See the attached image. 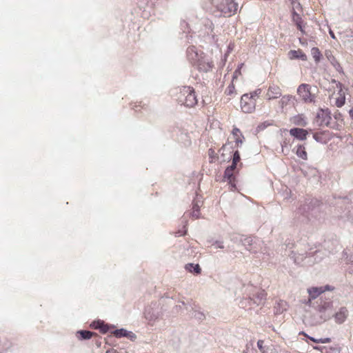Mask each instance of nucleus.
Masks as SVG:
<instances>
[{
  "label": "nucleus",
  "instance_id": "obj_24",
  "mask_svg": "<svg viewBox=\"0 0 353 353\" xmlns=\"http://www.w3.org/2000/svg\"><path fill=\"white\" fill-rule=\"evenodd\" d=\"M296 155L301 158L303 160H306L307 158V152L305 151V149L304 146L302 145H299L297 147L296 151Z\"/></svg>",
  "mask_w": 353,
  "mask_h": 353
},
{
  "label": "nucleus",
  "instance_id": "obj_27",
  "mask_svg": "<svg viewBox=\"0 0 353 353\" xmlns=\"http://www.w3.org/2000/svg\"><path fill=\"white\" fill-rule=\"evenodd\" d=\"M292 99L294 98L291 95L283 96L279 101L281 106L283 108L284 106L287 105Z\"/></svg>",
  "mask_w": 353,
  "mask_h": 353
},
{
  "label": "nucleus",
  "instance_id": "obj_7",
  "mask_svg": "<svg viewBox=\"0 0 353 353\" xmlns=\"http://www.w3.org/2000/svg\"><path fill=\"white\" fill-rule=\"evenodd\" d=\"M311 253H300V252H294L292 251L289 254L290 257L294 260V262L299 265H302L305 263H310L312 261L310 258L312 256L310 255ZM316 258L312 263L317 262Z\"/></svg>",
  "mask_w": 353,
  "mask_h": 353
},
{
  "label": "nucleus",
  "instance_id": "obj_11",
  "mask_svg": "<svg viewBox=\"0 0 353 353\" xmlns=\"http://www.w3.org/2000/svg\"><path fill=\"white\" fill-rule=\"evenodd\" d=\"M307 134V130L303 128H294L290 130V134L300 141L305 140Z\"/></svg>",
  "mask_w": 353,
  "mask_h": 353
},
{
  "label": "nucleus",
  "instance_id": "obj_33",
  "mask_svg": "<svg viewBox=\"0 0 353 353\" xmlns=\"http://www.w3.org/2000/svg\"><path fill=\"white\" fill-rule=\"evenodd\" d=\"M241 159L240 154L238 150H236L234 152L233 157H232V161H234V163H238Z\"/></svg>",
  "mask_w": 353,
  "mask_h": 353
},
{
  "label": "nucleus",
  "instance_id": "obj_12",
  "mask_svg": "<svg viewBox=\"0 0 353 353\" xmlns=\"http://www.w3.org/2000/svg\"><path fill=\"white\" fill-rule=\"evenodd\" d=\"M196 103L197 99L195 95V92L194 89L192 88V92H190V93L188 94L187 97H185V99H184V101H183L181 105H184L185 106L188 108H192Z\"/></svg>",
  "mask_w": 353,
  "mask_h": 353
},
{
  "label": "nucleus",
  "instance_id": "obj_15",
  "mask_svg": "<svg viewBox=\"0 0 353 353\" xmlns=\"http://www.w3.org/2000/svg\"><path fill=\"white\" fill-rule=\"evenodd\" d=\"M288 56L290 59L307 60V55L301 50H292L289 51Z\"/></svg>",
  "mask_w": 353,
  "mask_h": 353
},
{
  "label": "nucleus",
  "instance_id": "obj_13",
  "mask_svg": "<svg viewBox=\"0 0 353 353\" xmlns=\"http://www.w3.org/2000/svg\"><path fill=\"white\" fill-rule=\"evenodd\" d=\"M281 96V90L280 88L277 85H270L268 88L267 92V97L269 100L273 99H277Z\"/></svg>",
  "mask_w": 353,
  "mask_h": 353
},
{
  "label": "nucleus",
  "instance_id": "obj_37",
  "mask_svg": "<svg viewBox=\"0 0 353 353\" xmlns=\"http://www.w3.org/2000/svg\"><path fill=\"white\" fill-rule=\"evenodd\" d=\"M263 343L264 341L263 340H259L257 341V347L261 352H265V350L263 345Z\"/></svg>",
  "mask_w": 353,
  "mask_h": 353
},
{
  "label": "nucleus",
  "instance_id": "obj_14",
  "mask_svg": "<svg viewBox=\"0 0 353 353\" xmlns=\"http://www.w3.org/2000/svg\"><path fill=\"white\" fill-rule=\"evenodd\" d=\"M187 57L188 60L193 64L199 60V56L195 46H191L188 48Z\"/></svg>",
  "mask_w": 353,
  "mask_h": 353
},
{
  "label": "nucleus",
  "instance_id": "obj_1",
  "mask_svg": "<svg viewBox=\"0 0 353 353\" xmlns=\"http://www.w3.org/2000/svg\"><path fill=\"white\" fill-rule=\"evenodd\" d=\"M312 307H314L319 315L314 321V323L321 324L329 319L334 315V305L332 297L323 294L321 296L317 301H315V305Z\"/></svg>",
  "mask_w": 353,
  "mask_h": 353
},
{
  "label": "nucleus",
  "instance_id": "obj_60",
  "mask_svg": "<svg viewBox=\"0 0 353 353\" xmlns=\"http://www.w3.org/2000/svg\"><path fill=\"white\" fill-rule=\"evenodd\" d=\"M347 218L348 219H352L353 218V215L352 214H349V215L347 216Z\"/></svg>",
  "mask_w": 353,
  "mask_h": 353
},
{
  "label": "nucleus",
  "instance_id": "obj_35",
  "mask_svg": "<svg viewBox=\"0 0 353 353\" xmlns=\"http://www.w3.org/2000/svg\"><path fill=\"white\" fill-rule=\"evenodd\" d=\"M313 138L316 141V142H319V143H323V137L319 134L318 133H314L313 134Z\"/></svg>",
  "mask_w": 353,
  "mask_h": 353
},
{
  "label": "nucleus",
  "instance_id": "obj_46",
  "mask_svg": "<svg viewBox=\"0 0 353 353\" xmlns=\"http://www.w3.org/2000/svg\"><path fill=\"white\" fill-rule=\"evenodd\" d=\"M333 83H335L336 84L337 88L340 89V91L342 90V83L340 82H337L335 79H332V81Z\"/></svg>",
  "mask_w": 353,
  "mask_h": 353
},
{
  "label": "nucleus",
  "instance_id": "obj_19",
  "mask_svg": "<svg viewBox=\"0 0 353 353\" xmlns=\"http://www.w3.org/2000/svg\"><path fill=\"white\" fill-rule=\"evenodd\" d=\"M325 56L327 58L328 61L330 62V63L334 67V68L338 72H340L342 70V68H341L340 63L337 61V60L332 55V54L330 51H326Z\"/></svg>",
  "mask_w": 353,
  "mask_h": 353
},
{
  "label": "nucleus",
  "instance_id": "obj_47",
  "mask_svg": "<svg viewBox=\"0 0 353 353\" xmlns=\"http://www.w3.org/2000/svg\"><path fill=\"white\" fill-rule=\"evenodd\" d=\"M298 29L303 33V34H305V31L303 30V26H302V23H299L296 25Z\"/></svg>",
  "mask_w": 353,
  "mask_h": 353
},
{
  "label": "nucleus",
  "instance_id": "obj_4",
  "mask_svg": "<svg viewBox=\"0 0 353 353\" xmlns=\"http://www.w3.org/2000/svg\"><path fill=\"white\" fill-rule=\"evenodd\" d=\"M334 288H332L329 285H326L325 286H321V287H312L307 289V292L309 294V299L308 301L306 302V304L312 306L313 305H315V302H312V300L316 299L319 296L325 294L324 292L327 290H333Z\"/></svg>",
  "mask_w": 353,
  "mask_h": 353
},
{
  "label": "nucleus",
  "instance_id": "obj_30",
  "mask_svg": "<svg viewBox=\"0 0 353 353\" xmlns=\"http://www.w3.org/2000/svg\"><path fill=\"white\" fill-rule=\"evenodd\" d=\"M241 241H242L243 245L245 246L248 250H250L248 247L252 245V239L251 237H245Z\"/></svg>",
  "mask_w": 353,
  "mask_h": 353
},
{
  "label": "nucleus",
  "instance_id": "obj_10",
  "mask_svg": "<svg viewBox=\"0 0 353 353\" xmlns=\"http://www.w3.org/2000/svg\"><path fill=\"white\" fill-rule=\"evenodd\" d=\"M112 333L117 338L127 337L132 341L137 339V335L134 333L130 331H128L124 328L115 330L112 332Z\"/></svg>",
  "mask_w": 353,
  "mask_h": 353
},
{
  "label": "nucleus",
  "instance_id": "obj_5",
  "mask_svg": "<svg viewBox=\"0 0 353 353\" xmlns=\"http://www.w3.org/2000/svg\"><path fill=\"white\" fill-rule=\"evenodd\" d=\"M241 108L243 112L251 113L255 110V101L253 96L244 94L241 98Z\"/></svg>",
  "mask_w": 353,
  "mask_h": 353
},
{
  "label": "nucleus",
  "instance_id": "obj_48",
  "mask_svg": "<svg viewBox=\"0 0 353 353\" xmlns=\"http://www.w3.org/2000/svg\"><path fill=\"white\" fill-rule=\"evenodd\" d=\"M232 132H233V135H234V137H238V134H238L239 132H240V131H239V130L238 128H234V129H233Z\"/></svg>",
  "mask_w": 353,
  "mask_h": 353
},
{
  "label": "nucleus",
  "instance_id": "obj_41",
  "mask_svg": "<svg viewBox=\"0 0 353 353\" xmlns=\"http://www.w3.org/2000/svg\"><path fill=\"white\" fill-rule=\"evenodd\" d=\"M270 125L269 123H267V122H264V123H262L261 124H259L257 127V130H264L267 126H268Z\"/></svg>",
  "mask_w": 353,
  "mask_h": 353
},
{
  "label": "nucleus",
  "instance_id": "obj_39",
  "mask_svg": "<svg viewBox=\"0 0 353 353\" xmlns=\"http://www.w3.org/2000/svg\"><path fill=\"white\" fill-rule=\"evenodd\" d=\"M301 8V4L299 3H296V6H293L292 7V18L294 17L295 15H299L296 11H295V8Z\"/></svg>",
  "mask_w": 353,
  "mask_h": 353
},
{
  "label": "nucleus",
  "instance_id": "obj_29",
  "mask_svg": "<svg viewBox=\"0 0 353 353\" xmlns=\"http://www.w3.org/2000/svg\"><path fill=\"white\" fill-rule=\"evenodd\" d=\"M343 254L347 263H353V254H349L347 250H344Z\"/></svg>",
  "mask_w": 353,
  "mask_h": 353
},
{
  "label": "nucleus",
  "instance_id": "obj_49",
  "mask_svg": "<svg viewBox=\"0 0 353 353\" xmlns=\"http://www.w3.org/2000/svg\"><path fill=\"white\" fill-rule=\"evenodd\" d=\"M235 142L237 145H239V143H242V140L239 137H236L235 138Z\"/></svg>",
  "mask_w": 353,
  "mask_h": 353
},
{
  "label": "nucleus",
  "instance_id": "obj_61",
  "mask_svg": "<svg viewBox=\"0 0 353 353\" xmlns=\"http://www.w3.org/2000/svg\"><path fill=\"white\" fill-rule=\"evenodd\" d=\"M319 253V251H316V252H314L315 255H317Z\"/></svg>",
  "mask_w": 353,
  "mask_h": 353
},
{
  "label": "nucleus",
  "instance_id": "obj_45",
  "mask_svg": "<svg viewBox=\"0 0 353 353\" xmlns=\"http://www.w3.org/2000/svg\"><path fill=\"white\" fill-rule=\"evenodd\" d=\"M237 163H234V161L232 162V164L229 165L227 168L230 170H234L236 168Z\"/></svg>",
  "mask_w": 353,
  "mask_h": 353
},
{
  "label": "nucleus",
  "instance_id": "obj_23",
  "mask_svg": "<svg viewBox=\"0 0 353 353\" xmlns=\"http://www.w3.org/2000/svg\"><path fill=\"white\" fill-rule=\"evenodd\" d=\"M185 269L190 272L194 273V274H199L201 273V269L199 264H194V263H188L185 265Z\"/></svg>",
  "mask_w": 353,
  "mask_h": 353
},
{
  "label": "nucleus",
  "instance_id": "obj_43",
  "mask_svg": "<svg viewBox=\"0 0 353 353\" xmlns=\"http://www.w3.org/2000/svg\"><path fill=\"white\" fill-rule=\"evenodd\" d=\"M261 92V89H257L253 92L250 93V96H253V100H254V97L259 96Z\"/></svg>",
  "mask_w": 353,
  "mask_h": 353
},
{
  "label": "nucleus",
  "instance_id": "obj_56",
  "mask_svg": "<svg viewBox=\"0 0 353 353\" xmlns=\"http://www.w3.org/2000/svg\"><path fill=\"white\" fill-rule=\"evenodd\" d=\"M351 118L353 119V108L349 112Z\"/></svg>",
  "mask_w": 353,
  "mask_h": 353
},
{
  "label": "nucleus",
  "instance_id": "obj_17",
  "mask_svg": "<svg viewBox=\"0 0 353 353\" xmlns=\"http://www.w3.org/2000/svg\"><path fill=\"white\" fill-rule=\"evenodd\" d=\"M291 121L296 125L305 127L307 125L306 117L303 114H298L291 119Z\"/></svg>",
  "mask_w": 353,
  "mask_h": 353
},
{
  "label": "nucleus",
  "instance_id": "obj_50",
  "mask_svg": "<svg viewBox=\"0 0 353 353\" xmlns=\"http://www.w3.org/2000/svg\"><path fill=\"white\" fill-rule=\"evenodd\" d=\"M106 353H119L114 349H110L106 351Z\"/></svg>",
  "mask_w": 353,
  "mask_h": 353
},
{
  "label": "nucleus",
  "instance_id": "obj_9",
  "mask_svg": "<svg viewBox=\"0 0 353 353\" xmlns=\"http://www.w3.org/2000/svg\"><path fill=\"white\" fill-rule=\"evenodd\" d=\"M349 315V312L345 307H341L339 311L334 312L332 317L334 318V321L338 324L343 323Z\"/></svg>",
  "mask_w": 353,
  "mask_h": 353
},
{
  "label": "nucleus",
  "instance_id": "obj_21",
  "mask_svg": "<svg viewBox=\"0 0 353 353\" xmlns=\"http://www.w3.org/2000/svg\"><path fill=\"white\" fill-rule=\"evenodd\" d=\"M79 334V339L80 340H88L90 339L94 333L89 330H79L77 332Z\"/></svg>",
  "mask_w": 353,
  "mask_h": 353
},
{
  "label": "nucleus",
  "instance_id": "obj_54",
  "mask_svg": "<svg viewBox=\"0 0 353 353\" xmlns=\"http://www.w3.org/2000/svg\"><path fill=\"white\" fill-rule=\"evenodd\" d=\"M299 41H300V43H301V44H303H303H305V43H306V41H305V39H301V38H300V39H299Z\"/></svg>",
  "mask_w": 353,
  "mask_h": 353
},
{
  "label": "nucleus",
  "instance_id": "obj_53",
  "mask_svg": "<svg viewBox=\"0 0 353 353\" xmlns=\"http://www.w3.org/2000/svg\"><path fill=\"white\" fill-rule=\"evenodd\" d=\"M226 147H227V144L223 145L222 146V148L219 150V152H221V151H224V150H225V149L226 148Z\"/></svg>",
  "mask_w": 353,
  "mask_h": 353
},
{
  "label": "nucleus",
  "instance_id": "obj_28",
  "mask_svg": "<svg viewBox=\"0 0 353 353\" xmlns=\"http://www.w3.org/2000/svg\"><path fill=\"white\" fill-rule=\"evenodd\" d=\"M278 305L279 307H275L276 314H281L283 311L286 310V303L285 301H281L278 303Z\"/></svg>",
  "mask_w": 353,
  "mask_h": 353
},
{
  "label": "nucleus",
  "instance_id": "obj_2",
  "mask_svg": "<svg viewBox=\"0 0 353 353\" xmlns=\"http://www.w3.org/2000/svg\"><path fill=\"white\" fill-rule=\"evenodd\" d=\"M211 3L225 16L234 14L238 9V4L233 0H211Z\"/></svg>",
  "mask_w": 353,
  "mask_h": 353
},
{
  "label": "nucleus",
  "instance_id": "obj_8",
  "mask_svg": "<svg viewBox=\"0 0 353 353\" xmlns=\"http://www.w3.org/2000/svg\"><path fill=\"white\" fill-rule=\"evenodd\" d=\"M316 118L320 121V125L329 126L332 120L331 112L328 108L320 109L317 112Z\"/></svg>",
  "mask_w": 353,
  "mask_h": 353
},
{
  "label": "nucleus",
  "instance_id": "obj_40",
  "mask_svg": "<svg viewBox=\"0 0 353 353\" xmlns=\"http://www.w3.org/2000/svg\"><path fill=\"white\" fill-rule=\"evenodd\" d=\"M242 65L243 64H241L240 66L234 71L232 77L233 80L237 78L238 75L241 74V68Z\"/></svg>",
  "mask_w": 353,
  "mask_h": 353
},
{
  "label": "nucleus",
  "instance_id": "obj_44",
  "mask_svg": "<svg viewBox=\"0 0 353 353\" xmlns=\"http://www.w3.org/2000/svg\"><path fill=\"white\" fill-rule=\"evenodd\" d=\"M319 341H321V343H327L331 341L330 338H321L319 339Z\"/></svg>",
  "mask_w": 353,
  "mask_h": 353
},
{
  "label": "nucleus",
  "instance_id": "obj_31",
  "mask_svg": "<svg viewBox=\"0 0 353 353\" xmlns=\"http://www.w3.org/2000/svg\"><path fill=\"white\" fill-rule=\"evenodd\" d=\"M234 90H235L234 85H233V83H231L226 88L225 93L227 95H232V94H234Z\"/></svg>",
  "mask_w": 353,
  "mask_h": 353
},
{
  "label": "nucleus",
  "instance_id": "obj_52",
  "mask_svg": "<svg viewBox=\"0 0 353 353\" xmlns=\"http://www.w3.org/2000/svg\"><path fill=\"white\" fill-rule=\"evenodd\" d=\"M310 339L315 343H321V341H319V339H315L313 337H310Z\"/></svg>",
  "mask_w": 353,
  "mask_h": 353
},
{
  "label": "nucleus",
  "instance_id": "obj_55",
  "mask_svg": "<svg viewBox=\"0 0 353 353\" xmlns=\"http://www.w3.org/2000/svg\"><path fill=\"white\" fill-rule=\"evenodd\" d=\"M286 145H287L286 141H284L283 143L281 144L283 152L284 151V147H286Z\"/></svg>",
  "mask_w": 353,
  "mask_h": 353
},
{
  "label": "nucleus",
  "instance_id": "obj_32",
  "mask_svg": "<svg viewBox=\"0 0 353 353\" xmlns=\"http://www.w3.org/2000/svg\"><path fill=\"white\" fill-rule=\"evenodd\" d=\"M345 97H339L336 100V105L338 108H341L345 104Z\"/></svg>",
  "mask_w": 353,
  "mask_h": 353
},
{
  "label": "nucleus",
  "instance_id": "obj_34",
  "mask_svg": "<svg viewBox=\"0 0 353 353\" xmlns=\"http://www.w3.org/2000/svg\"><path fill=\"white\" fill-rule=\"evenodd\" d=\"M99 330H100V332L102 334H105L109 330V326H108V325L105 324V323L103 322V325H101V327H99Z\"/></svg>",
  "mask_w": 353,
  "mask_h": 353
},
{
  "label": "nucleus",
  "instance_id": "obj_59",
  "mask_svg": "<svg viewBox=\"0 0 353 353\" xmlns=\"http://www.w3.org/2000/svg\"><path fill=\"white\" fill-rule=\"evenodd\" d=\"M177 233L179 234V236H183L186 233V231L184 233L181 232V231H178Z\"/></svg>",
  "mask_w": 353,
  "mask_h": 353
},
{
  "label": "nucleus",
  "instance_id": "obj_42",
  "mask_svg": "<svg viewBox=\"0 0 353 353\" xmlns=\"http://www.w3.org/2000/svg\"><path fill=\"white\" fill-rule=\"evenodd\" d=\"M212 246L214 247V248L217 249V248H223V243L222 242H220V241H216L214 244H212Z\"/></svg>",
  "mask_w": 353,
  "mask_h": 353
},
{
  "label": "nucleus",
  "instance_id": "obj_57",
  "mask_svg": "<svg viewBox=\"0 0 353 353\" xmlns=\"http://www.w3.org/2000/svg\"><path fill=\"white\" fill-rule=\"evenodd\" d=\"M291 1V3L292 4V6H296V3L298 2H296V0H290Z\"/></svg>",
  "mask_w": 353,
  "mask_h": 353
},
{
  "label": "nucleus",
  "instance_id": "obj_36",
  "mask_svg": "<svg viewBox=\"0 0 353 353\" xmlns=\"http://www.w3.org/2000/svg\"><path fill=\"white\" fill-rule=\"evenodd\" d=\"M293 21L296 23V25L299 23H303L302 19L299 15H295L294 17L292 18Z\"/></svg>",
  "mask_w": 353,
  "mask_h": 353
},
{
  "label": "nucleus",
  "instance_id": "obj_16",
  "mask_svg": "<svg viewBox=\"0 0 353 353\" xmlns=\"http://www.w3.org/2000/svg\"><path fill=\"white\" fill-rule=\"evenodd\" d=\"M266 297V293L264 290H259L254 295L252 298H250V301L253 302L254 304L259 305L262 304Z\"/></svg>",
  "mask_w": 353,
  "mask_h": 353
},
{
  "label": "nucleus",
  "instance_id": "obj_22",
  "mask_svg": "<svg viewBox=\"0 0 353 353\" xmlns=\"http://www.w3.org/2000/svg\"><path fill=\"white\" fill-rule=\"evenodd\" d=\"M192 316L199 321H202L205 319V315L197 307H192Z\"/></svg>",
  "mask_w": 353,
  "mask_h": 353
},
{
  "label": "nucleus",
  "instance_id": "obj_6",
  "mask_svg": "<svg viewBox=\"0 0 353 353\" xmlns=\"http://www.w3.org/2000/svg\"><path fill=\"white\" fill-rule=\"evenodd\" d=\"M310 89V85L305 83L301 84L298 87L297 93L305 103H311L314 101V95L312 94Z\"/></svg>",
  "mask_w": 353,
  "mask_h": 353
},
{
  "label": "nucleus",
  "instance_id": "obj_38",
  "mask_svg": "<svg viewBox=\"0 0 353 353\" xmlns=\"http://www.w3.org/2000/svg\"><path fill=\"white\" fill-rule=\"evenodd\" d=\"M103 321L98 320V321H94L92 323V326L95 329H99V327H101V325H103Z\"/></svg>",
  "mask_w": 353,
  "mask_h": 353
},
{
  "label": "nucleus",
  "instance_id": "obj_3",
  "mask_svg": "<svg viewBox=\"0 0 353 353\" xmlns=\"http://www.w3.org/2000/svg\"><path fill=\"white\" fill-rule=\"evenodd\" d=\"M319 212V201L317 199H311L309 203H305L299 208V213L302 214L310 220L311 218H316Z\"/></svg>",
  "mask_w": 353,
  "mask_h": 353
},
{
  "label": "nucleus",
  "instance_id": "obj_58",
  "mask_svg": "<svg viewBox=\"0 0 353 353\" xmlns=\"http://www.w3.org/2000/svg\"><path fill=\"white\" fill-rule=\"evenodd\" d=\"M330 34L333 39H335L334 34L332 30L330 31Z\"/></svg>",
  "mask_w": 353,
  "mask_h": 353
},
{
  "label": "nucleus",
  "instance_id": "obj_20",
  "mask_svg": "<svg viewBox=\"0 0 353 353\" xmlns=\"http://www.w3.org/2000/svg\"><path fill=\"white\" fill-rule=\"evenodd\" d=\"M224 178L228 181L230 184L234 188H235V184L234 183V171L230 170L228 168H226L224 172Z\"/></svg>",
  "mask_w": 353,
  "mask_h": 353
},
{
  "label": "nucleus",
  "instance_id": "obj_26",
  "mask_svg": "<svg viewBox=\"0 0 353 353\" xmlns=\"http://www.w3.org/2000/svg\"><path fill=\"white\" fill-rule=\"evenodd\" d=\"M194 219H198L200 214V206L198 203H194L192 206V212L190 214Z\"/></svg>",
  "mask_w": 353,
  "mask_h": 353
},
{
  "label": "nucleus",
  "instance_id": "obj_25",
  "mask_svg": "<svg viewBox=\"0 0 353 353\" xmlns=\"http://www.w3.org/2000/svg\"><path fill=\"white\" fill-rule=\"evenodd\" d=\"M311 54L316 63H319L321 59L322 54L318 48L314 47L311 49Z\"/></svg>",
  "mask_w": 353,
  "mask_h": 353
},
{
  "label": "nucleus",
  "instance_id": "obj_18",
  "mask_svg": "<svg viewBox=\"0 0 353 353\" xmlns=\"http://www.w3.org/2000/svg\"><path fill=\"white\" fill-rule=\"evenodd\" d=\"M190 92H192V88L190 86H183L181 88H180V91L178 93L177 96L178 103L181 105L183 101H184V99H185V97H187L188 94L190 93Z\"/></svg>",
  "mask_w": 353,
  "mask_h": 353
},
{
  "label": "nucleus",
  "instance_id": "obj_51",
  "mask_svg": "<svg viewBox=\"0 0 353 353\" xmlns=\"http://www.w3.org/2000/svg\"><path fill=\"white\" fill-rule=\"evenodd\" d=\"M214 154V151L212 149H210L208 151V154L210 157H212Z\"/></svg>",
  "mask_w": 353,
  "mask_h": 353
}]
</instances>
